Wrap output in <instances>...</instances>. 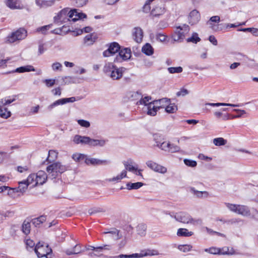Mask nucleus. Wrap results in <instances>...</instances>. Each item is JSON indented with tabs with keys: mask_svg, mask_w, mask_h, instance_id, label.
Wrapping results in <instances>:
<instances>
[{
	"mask_svg": "<svg viewBox=\"0 0 258 258\" xmlns=\"http://www.w3.org/2000/svg\"><path fill=\"white\" fill-rule=\"evenodd\" d=\"M52 26V24H49L40 27H38L36 29V32L41 33L43 34H45L47 31L51 28Z\"/></svg>",
	"mask_w": 258,
	"mask_h": 258,
	"instance_id": "obj_47",
	"label": "nucleus"
},
{
	"mask_svg": "<svg viewBox=\"0 0 258 258\" xmlns=\"http://www.w3.org/2000/svg\"><path fill=\"white\" fill-rule=\"evenodd\" d=\"M115 67V66H114L113 63L107 62L105 63L103 70L104 73H105L107 75L110 76Z\"/></svg>",
	"mask_w": 258,
	"mask_h": 258,
	"instance_id": "obj_32",
	"label": "nucleus"
},
{
	"mask_svg": "<svg viewBox=\"0 0 258 258\" xmlns=\"http://www.w3.org/2000/svg\"><path fill=\"white\" fill-rule=\"evenodd\" d=\"M28 184L25 180H23L19 182V186L18 187L17 191L24 192L27 189Z\"/></svg>",
	"mask_w": 258,
	"mask_h": 258,
	"instance_id": "obj_45",
	"label": "nucleus"
},
{
	"mask_svg": "<svg viewBox=\"0 0 258 258\" xmlns=\"http://www.w3.org/2000/svg\"><path fill=\"white\" fill-rule=\"evenodd\" d=\"M174 218L176 221L183 223H190L194 225H200L202 224V220L201 219H193L189 214L183 212L176 213Z\"/></svg>",
	"mask_w": 258,
	"mask_h": 258,
	"instance_id": "obj_2",
	"label": "nucleus"
},
{
	"mask_svg": "<svg viewBox=\"0 0 258 258\" xmlns=\"http://www.w3.org/2000/svg\"><path fill=\"white\" fill-rule=\"evenodd\" d=\"M207 105L211 106L213 107H219L221 106H231V107H239L241 106V104H234L230 103H209L206 104Z\"/></svg>",
	"mask_w": 258,
	"mask_h": 258,
	"instance_id": "obj_35",
	"label": "nucleus"
},
{
	"mask_svg": "<svg viewBox=\"0 0 258 258\" xmlns=\"http://www.w3.org/2000/svg\"><path fill=\"white\" fill-rule=\"evenodd\" d=\"M186 41L187 42H192L196 44L201 41V38L198 36V33H194L191 37L188 38Z\"/></svg>",
	"mask_w": 258,
	"mask_h": 258,
	"instance_id": "obj_46",
	"label": "nucleus"
},
{
	"mask_svg": "<svg viewBox=\"0 0 258 258\" xmlns=\"http://www.w3.org/2000/svg\"><path fill=\"white\" fill-rule=\"evenodd\" d=\"M151 99L152 98L150 96H145L144 98L142 97L141 98V99L139 100V101L137 103V104L145 105L147 106L148 103L150 102V101H151Z\"/></svg>",
	"mask_w": 258,
	"mask_h": 258,
	"instance_id": "obj_48",
	"label": "nucleus"
},
{
	"mask_svg": "<svg viewBox=\"0 0 258 258\" xmlns=\"http://www.w3.org/2000/svg\"><path fill=\"white\" fill-rule=\"evenodd\" d=\"M87 155L80 153H75L72 155V158L76 162H80L82 161H84L85 163L86 159H87Z\"/></svg>",
	"mask_w": 258,
	"mask_h": 258,
	"instance_id": "obj_39",
	"label": "nucleus"
},
{
	"mask_svg": "<svg viewBox=\"0 0 258 258\" xmlns=\"http://www.w3.org/2000/svg\"><path fill=\"white\" fill-rule=\"evenodd\" d=\"M143 253L142 251H141L139 253H133L132 254H121L119 255L116 256H109L108 258H141L143 257Z\"/></svg>",
	"mask_w": 258,
	"mask_h": 258,
	"instance_id": "obj_25",
	"label": "nucleus"
},
{
	"mask_svg": "<svg viewBox=\"0 0 258 258\" xmlns=\"http://www.w3.org/2000/svg\"><path fill=\"white\" fill-rule=\"evenodd\" d=\"M177 110V107L174 103H170L165 108V111L169 113H174Z\"/></svg>",
	"mask_w": 258,
	"mask_h": 258,
	"instance_id": "obj_49",
	"label": "nucleus"
},
{
	"mask_svg": "<svg viewBox=\"0 0 258 258\" xmlns=\"http://www.w3.org/2000/svg\"><path fill=\"white\" fill-rule=\"evenodd\" d=\"M51 46L52 44L50 42H43L42 40L39 41L38 42V56L43 54Z\"/></svg>",
	"mask_w": 258,
	"mask_h": 258,
	"instance_id": "obj_16",
	"label": "nucleus"
},
{
	"mask_svg": "<svg viewBox=\"0 0 258 258\" xmlns=\"http://www.w3.org/2000/svg\"><path fill=\"white\" fill-rule=\"evenodd\" d=\"M36 178H37V176H35V174H30L26 180H25L26 182L30 185L31 184L35 183L36 182Z\"/></svg>",
	"mask_w": 258,
	"mask_h": 258,
	"instance_id": "obj_54",
	"label": "nucleus"
},
{
	"mask_svg": "<svg viewBox=\"0 0 258 258\" xmlns=\"http://www.w3.org/2000/svg\"><path fill=\"white\" fill-rule=\"evenodd\" d=\"M76 101V99L75 97H72L70 98H64L59 99L54 102H53L50 105H48L47 107V109L48 111H51L54 107L57 106L58 105H62L67 103H73Z\"/></svg>",
	"mask_w": 258,
	"mask_h": 258,
	"instance_id": "obj_10",
	"label": "nucleus"
},
{
	"mask_svg": "<svg viewBox=\"0 0 258 258\" xmlns=\"http://www.w3.org/2000/svg\"><path fill=\"white\" fill-rule=\"evenodd\" d=\"M48 176L52 179L55 178L59 174H61L66 170L65 166L60 163L56 162L48 166L46 169Z\"/></svg>",
	"mask_w": 258,
	"mask_h": 258,
	"instance_id": "obj_5",
	"label": "nucleus"
},
{
	"mask_svg": "<svg viewBox=\"0 0 258 258\" xmlns=\"http://www.w3.org/2000/svg\"><path fill=\"white\" fill-rule=\"evenodd\" d=\"M168 71L170 74L180 73L182 72L183 69L181 67H170L168 68Z\"/></svg>",
	"mask_w": 258,
	"mask_h": 258,
	"instance_id": "obj_53",
	"label": "nucleus"
},
{
	"mask_svg": "<svg viewBox=\"0 0 258 258\" xmlns=\"http://www.w3.org/2000/svg\"><path fill=\"white\" fill-rule=\"evenodd\" d=\"M120 49V45L117 42H112L110 44L108 48L103 52L104 57H108L114 54Z\"/></svg>",
	"mask_w": 258,
	"mask_h": 258,
	"instance_id": "obj_12",
	"label": "nucleus"
},
{
	"mask_svg": "<svg viewBox=\"0 0 258 258\" xmlns=\"http://www.w3.org/2000/svg\"><path fill=\"white\" fill-rule=\"evenodd\" d=\"M96 37L93 34H89L87 35L84 39V43L87 44L88 45H92L95 41Z\"/></svg>",
	"mask_w": 258,
	"mask_h": 258,
	"instance_id": "obj_37",
	"label": "nucleus"
},
{
	"mask_svg": "<svg viewBox=\"0 0 258 258\" xmlns=\"http://www.w3.org/2000/svg\"><path fill=\"white\" fill-rule=\"evenodd\" d=\"M106 239L112 238L114 240L119 239V231L116 228H112L110 231H106L103 232Z\"/></svg>",
	"mask_w": 258,
	"mask_h": 258,
	"instance_id": "obj_20",
	"label": "nucleus"
},
{
	"mask_svg": "<svg viewBox=\"0 0 258 258\" xmlns=\"http://www.w3.org/2000/svg\"><path fill=\"white\" fill-rule=\"evenodd\" d=\"M86 250L89 251L88 255L92 257L95 256H100L102 254L104 250H110L112 249V246L109 244H104L99 246H93L91 245H86Z\"/></svg>",
	"mask_w": 258,
	"mask_h": 258,
	"instance_id": "obj_3",
	"label": "nucleus"
},
{
	"mask_svg": "<svg viewBox=\"0 0 258 258\" xmlns=\"http://www.w3.org/2000/svg\"><path fill=\"white\" fill-rule=\"evenodd\" d=\"M26 248L28 249L29 248L33 249L35 245V242L31 239H27L26 240Z\"/></svg>",
	"mask_w": 258,
	"mask_h": 258,
	"instance_id": "obj_63",
	"label": "nucleus"
},
{
	"mask_svg": "<svg viewBox=\"0 0 258 258\" xmlns=\"http://www.w3.org/2000/svg\"><path fill=\"white\" fill-rule=\"evenodd\" d=\"M35 71V69L32 66L27 65L17 68L13 70V72L22 73L24 72H34Z\"/></svg>",
	"mask_w": 258,
	"mask_h": 258,
	"instance_id": "obj_28",
	"label": "nucleus"
},
{
	"mask_svg": "<svg viewBox=\"0 0 258 258\" xmlns=\"http://www.w3.org/2000/svg\"><path fill=\"white\" fill-rule=\"evenodd\" d=\"M126 69L123 67L117 68L116 66L110 75V77L114 80H118L122 76L123 73Z\"/></svg>",
	"mask_w": 258,
	"mask_h": 258,
	"instance_id": "obj_18",
	"label": "nucleus"
},
{
	"mask_svg": "<svg viewBox=\"0 0 258 258\" xmlns=\"http://www.w3.org/2000/svg\"><path fill=\"white\" fill-rule=\"evenodd\" d=\"M87 18V15L82 13L79 10L76 9L70 10L68 8L61 10L54 17V22L56 23L60 22L65 23L66 20H70L71 19L74 22L79 20L84 19Z\"/></svg>",
	"mask_w": 258,
	"mask_h": 258,
	"instance_id": "obj_1",
	"label": "nucleus"
},
{
	"mask_svg": "<svg viewBox=\"0 0 258 258\" xmlns=\"http://www.w3.org/2000/svg\"><path fill=\"white\" fill-rule=\"evenodd\" d=\"M127 175V172L125 170H123L122 171V172L120 173V174L117 175L116 176L114 177L108 179L107 180L109 182L112 181H120L122 178L126 177Z\"/></svg>",
	"mask_w": 258,
	"mask_h": 258,
	"instance_id": "obj_36",
	"label": "nucleus"
},
{
	"mask_svg": "<svg viewBox=\"0 0 258 258\" xmlns=\"http://www.w3.org/2000/svg\"><path fill=\"white\" fill-rule=\"evenodd\" d=\"M123 164L125 167L124 170L126 171L128 170L130 172L135 173L138 170V167L133 165V161L131 159H128L126 161H123Z\"/></svg>",
	"mask_w": 258,
	"mask_h": 258,
	"instance_id": "obj_24",
	"label": "nucleus"
},
{
	"mask_svg": "<svg viewBox=\"0 0 258 258\" xmlns=\"http://www.w3.org/2000/svg\"><path fill=\"white\" fill-rule=\"evenodd\" d=\"M226 207L231 212L244 217L250 216V211L248 206L242 205L225 203Z\"/></svg>",
	"mask_w": 258,
	"mask_h": 258,
	"instance_id": "obj_4",
	"label": "nucleus"
},
{
	"mask_svg": "<svg viewBox=\"0 0 258 258\" xmlns=\"http://www.w3.org/2000/svg\"><path fill=\"white\" fill-rule=\"evenodd\" d=\"M35 3L40 8H47L54 6L55 0H35Z\"/></svg>",
	"mask_w": 258,
	"mask_h": 258,
	"instance_id": "obj_21",
	"label": "nucleus"
},
{
	"mask_svg": "<svg viewBox=\"0 0 258 258\" xmlns=\"http://www.w3.org/2000/svg\"><path fill=\"white\" fill-rule=\"evenodd\" d=\"M147 114L150 116H155L157 114V111L159 109V106L154 103V101H151L147 106Z\"/></svg>",
	"mask_w": 258,
	"mask_h": 258,
	"instance_id": "obj_22",
	"label": "nucleus"
},
{
	"mask_svg": "<svg viewBox=\"0 0 258 258\" xmlns=\"http://www.w3.org/2000/svg\"><path fill=\"white\" fill-rule=\"evenodd\" d=\"M142 97V92L140 91L130 92L128 94V99L132 101L140 100Z\"/></svg>",
	"mask_w": 258,
	"mask_h": 258,
	"instance_id": "obj_29",
	"label": "nucleus"
},
{
	"mask_svg": "<svg viewBox=\"0 0 258 258\" xmlns=\"http://www.w3.org/2000/svg\"><path fill=\"white\" fill-rule=\"evenodd\" d=\"M227 140L223 138H215L213 140V144L216 146H224L227 144Z\"/></svg>",
	"mask_w": 258,
	"mask_h": 258,
	"instance_id": "obj_42",
	"label": "nucleus"
},
{
	"mask_svg": "<svg viewBox=\"0 0 258 258\" xmlns=\"http://www.w3.org/2000/svg\"><path fill=\"white\" fill-rule=\"evenodd\" d=\"M44 82L45 83V85L48 87H51L53 86L55 82V80L54 79H46L44 81Z\"/></svg>",
	"mask_w": 258,
	"mask_h": 258,
	"instance_id": "obj_64",
	"label": "nucleus"
},
{
	"mask_svg": "<svg viewBox=\"0 0 258 258\" xmlns=\"http://www.w3.org/2000/svg\"><path fill=\"white\" fill-rule=\"evenodd\" d=\"M85 163L87 165L98 166V165H106L110 163L109 160H100L94 158L87 157L85 160Z\"/></svg>",
	"mask_w": 258,
	"mask_h": 258,
	"instance_id": "obj_11",
	"label": "nucleus"
},
{
	"mask_svg": "<svg viewBox=\"0 0 258 258\" xmlns=\"http://www.w3.org/2000/svg\"><path fill=\"white\" fill-rule=\"evenodd\" d=\"M46 218L45 216H41L37 218H34L32 220V224L35 226H38L40 224L45 221Z\"/></svg>",
	"mask_w": 258,
	"mask_h": 258,
	"instance_id": "obj_43",
	"label": "nucleus"
},
{
	"mask_svg": "<svg viewBox=\"0 0 258 258\" xmlns=\"http://www.w3.org/2000/svg\"><path fill=\"white\" fill-rule=\"evenodd\" d=\"M156 38L161 42H165L167 40V36L164 34L159 33L156 34Z\"/></svg>",
	"mask_w": 258,
	"mask_h": 258,
	"instance_id": "obj_58",
	"label": "nucleus"
},
{
	"mask_svg": "<svg viewBox=\"0 0 258 258\" xmlns=\"http://www.w3.org/2000/svg\"><path fill=\"white\" fill-rule=\"evenodd\" d=\"M189 31V27L187 25L183 24L181 26H179L176 27L173 36V40L175 41L183 40L186 34Z\"/></svg>",
	"mask_w": 258,
	"mask_h": 258,
	"instance_id": "obj_8",
	"label": "nucleus"
},
{
	"mask_svg": "<svg viewBox=\"0 0 258 258\" xmlns=\"http://www.w3.org/2000/svg\"><path fill=\"white\" fill-rule=\"evenodd\" d=\"M143 257L147 256H152L158 254L157 250L154 249H146L141 250Z\"/></svg>",
	"mask_w": 258,
	"mask_h": 258,
	"instance_id": "obj_44",
	"label": "nucleus"
},
{
	"mask_svg": "<svg viewBox=\"0 0 258 258\" xmlns=\"http://www.w3.org/2000/svg\"><path fill=\"white\" fill-rule=\"evenodd\" d=\"M22 228L23 232L26 235L28 234L30 232V222L28 221L25 220L22 224Z\"/></svg>",
	"mask_w": 258,
	"mask_h": 258,
	"instance_id": "obj_40",
	"label": "nucleus"
},
{
	"mask_svg": "<svg viewBox=\"0 0 258 258\" xmlns=\"http://www.w3.org/2000/svg\"><path fill=\"white\" fill-rule=\"evenodd\" d=\"M83 251L84 250L80 244H76L73 248H67L64 250L65 253L68 255L79 254Z\"/></svg>",
	"mask_w": 258,
	"mask_h": 258,
	"instance_id": "obj_19",
	"label": "nucleus"
},
{
	"mask_svg": "<svg viewBox=\"0 0 258 258\" xmlns=\"http://www.w3.org/2000/svg\"><path fill=\"white\" fill-rule=\"evenodd\" d=\"M180 149V148L179 146L170 143V146L169 147L168 152H170V153L178 152H179Z\"/></svg>",
	"mask_w": 258,
	"mask_h": 258,
	"instance_id": "obj_55",
	"label": "nucleus"
},
{
	"mask_svg": "<svg viewBox=\"0 0 258 258\" xmlns=\"http://www.w3.org/2000/svg\"><path fill=\"white\" fill-rule=\"evenodd\" d=\"M153 140L156 144V146L158 147L159 145L161 144L164 139L159 134H155L153 135Z\"/></svg>",
	"mask_w": 258,
	"mask_h": 258,
	"instance_id": "obj_50",
	"label": "nucleus"
},
{
	"mask_svg": "<svg viewBox=\"0 0 258 258\" xmlns=\"http://www.w3.org/2000/svg\"><path fill=\"white\" fill-rule=\"evenodd\" d=\"M234 254H235V252L233 248H231L230 250H229L228 247H224L222 249H220L219 254L233 255Z\"/></svg>",
	"mask_w": 258,
	"mask_h": 258,
	"instance_id": "obj_41",
	"label": "nucleus"
},
{
	"mask_svg": "<svg viewBox=\"0 0 258 258\" xmlns=\"http://www.w3.org/2000/svg\"><path fill=\"white\" fill-rule=\"evenodd\" d=\"M11 115V112L6 107L0 105V117L7 119Z\"/></svg>",
	"mask_w": 258,
	"mask_h": 258,
	"instance_id": "obj_31",
	"label": "nucleus"
},
{
	"mask_svg": "<svg viewBox=\"0 0 258 258\" xmlns=\"http://www.w3.org/2000/svg\"><path fill=\"white\" fill-rule=\"evenodd\" d=\"M192 246L189 244L179 245L178 249L183 252H186L191 250Z\"/></svg>",
	"mask_w": 258,
	"mask_h": 258,
	"instance_id": "obj_51",
	"label": "nucleus"
},
{
	"mask_svg": "<svg viewBox=\"0 0 258 258\" xmlns=\"http://www.w3.org/2000/svg\"><path fill=\"white\" fill-rule=\"evenodd\" d=\"M146 226L144 224H140L137 227V231L138 233L141 235H144L145 234Z\"/></svg>",
	"mask_w": 258,
	"mask_h": 258,
	"instance_id": "obj_59",
	"label": "nucleus"
},
{
	"mask_svg": "<svg viewBox=\"0 0 258 258\" xmlns=\"http://www.w3.org/2000/svg\"><path fill=\"white\" fill-rule=\"evenodd\" d=\"M58 153L55 150H49L46 160L49 162H52L55 160L57 157Z\"/></svg>",
	"mask_w": 258,
	"mask_h": 258,
	"instance_id": "obj_38",
	"label": "nucleus"
},
{
	"mask_svg": "<svg viewBox=\"0 0 258 258\" xmlns=\"http://www.w3.org/2000/svg\"><path fill=\"white\" fill-rule=\"evenodd\" d=\"M194 233L191 231H188L186 228H179L177 232V235L178 236L189 237L192 236Z\"/></svg>",
	"mask_w": 258,
	"mask_h": 258,
	"instance_id": "obj_30",
	"label": "nucleus"
},
{
	"mask_svg": "<svg viewBox=\"0 0 258 258\" xmlns=\"http://www.w3.org/2000/svg\"><path fill=\"white\" fill-rule=\"evenodd\" d=\"M170 146L169 142L163 141L161 144L159 145L158 148L161 150L165 152H168L169 147Z\"/></svg>",
	"mask_w": 258,
	"mask_h": 258,
	"instance_id": "obj_52",
	"label": "nucleus"
},
{
	"mask_svg": "<svg viewBox=\"0 0 258 258\" xmlns=\"http://www.w3.org/2000/svg\"><path fill=\"white\" fill-rule=\"evenodd\" d=\"M183 161L184 164L189 167H194L197 165V162L195 160L185 159Z\"/></svg>",
	"mask_w": 258,
	"mask_h": 258,
	"instance_id": "obj_60",
	"label": "nucleus"
},
{
	"mask_svg": "<svg viewBox=\"0 0 258 258\" xmlns=\"http://www.w3.org/2000/svg\"><path fill=\"white\" fill-rule=\"evenodd\" d=\"M142 52L147 55H151L154 52V49L148 43L144 45L142 49Z\"/></svg>",
	"mask_w": 258,
	"mask_h": 258,
	"instance_id": "obj_34",
	"label": "nucleus"
},
{
	"mask_svg": "<svg viewBox=\"0 0 258 258\" xmlns=\"http://www.w3.org/2000/svg\"><path fill=\"white\" fill-rule=\"evenodd\" d=\"M34 250L37 256L39 258L44 256L46 257V258H50L48 257V255L52 252V250L48 245L44 243L43 242H39L37 243Z\"/></svg>",
	"mask_w": 258,
	"mask_h": 258,
	"instance_id": "obj_7",
	"label": "nucleus"
},
{
	"mask_svg": "<svg viewBox=\"0 0 258 258\" xmlns=\"http://www.w3.org/2000/svg\"><path fill=\"white\" fill-rule=\"evenodd\" d=\"M5 3L11 10H21L24 8L20 0H6Z\"/></svg>",
	"mask_w": 258,
	"mask_h": 258,
	"instance_id": "obj_14",
	"label": "nucleus"
},
{
	"mask_svg": "<svg viewBox=\"0 0 258 258\" xmlns=\"http://www.w3.org/2000/svg\"><path fill=\"white\" fill-rule=\"evenodd\" d=\"M189 191L199 198H203V197L207 198L209 196V193L206 191H199L195 189V187H190L189 188Z\"/></svg>",
	"mask_w": 258,
	"mask_h": 258,
	"instance_id": "obj_27",
	"label": "nucleus"
},
{
	"mask_svg": "<svg viewBox=\"0 0 258 258\" xmlns=\"http://www.w3.org/2000/svg\"><path fill=\"white\" fill-rule=\"evenodd\" d=\"M27 36L26 30L23 28H20L17 31L12 32L6 38V42L12 43L17 41L24 39Z\"/></svg>",
	"mask_w": 258,
	"mask_h": 258,
	"instance_id": "obj_6",
	"label": "nucleus"
},
{
	"mask_svg": "<svg viewBox=\"0 0 258 258\" xmlns=\"http://www.w3.org/2000/svg\"><path fill=\"white\" fill-rule=\"evenodd\" d=\"M62 67V64L58 62H54L51 65L52 69L54 71H61Z\"/></svg>",
	"mask_w": 258,
	"mask_h": 258,
	"instance_id": "obj_62",
	"label": "nucleus"
},
{
	"mask_svg": "<svg viewBox=\"0 0 258 258\" xmlns=\"http://www.w3.org/2000/svg\"><path fill=\"white\" fill-rule=\"evenodd\" d=\"M35 176H37V178H36V182L32 185V186L37 185H42L46 182L47 178L46 173L42 170L39 171L36 174H35Z\"/></svg>",
	"mask_w": 258,
	"mask_h": 258,
	"instance_id": "obj_17",
	"label": "nucleus"
},
{
	"mask_svg": "<svg viewBox=\"0 0 258 258\" xmlns=\"http://www.w3.org/2000/svg\"><path fill=\"white\" fill-rule=\"evenodd\" d=\"M105 212V210L104 208L101 207H97L90 209L89 211V213L90 215H92L97 213H103Z\"/></svg>",
	"mask_w": 258,
	"mask_h": 258,
	"instance_id": "obj_57",
	"label": "nucleus"
},
{
	"mask_svg": "<svg viewBox=\"0 0 258 258\" xmlns=\"http://www.w3.org/2000/svg\"><path fill=\"white\" fill-rule=\"evenodd\" d=\"M165 13V9L161 6H157L151 12V15L153 17H158Z\"/></svg>",
	"mask_w": 258,
	"mask_h": 258,
	"instance_id": "obj_26",
	"label": "nucleus"
},
{
	"mask_svg": "<svg viewBox=\"0 0 258 258\" xmlns=\"http://www.w3.org/2000/svg\"><path fill=\"white\" fill-rule=\"evenodd\" d=\"M147 166L151 169L161 173H165L167 172V168L163 166L158 164L152 161H148L146 162Z\"/></svg>",
	"mask_w": 258,
	"mask_h": 258,
	"instance_id": "obj_13",
	"label": "nucleus"
},
{
	"mask_svg": "<svg viewBox=\"0 0 258 258\" xmlns=\"http://www.w3.org/2000/svg\"><path fill=\"white\" fill-rule=\"evenodd\" d=\"M118 51V55L114 59L115 62H121L122 61L127 60L131 57V51L130 48L120 49Z\"/></svg>",
	"mask_w": 258,
	"mask_h": 258,
	"instance_id": "obj_9",
	"label": "nucleus"
},
{
	"mask_svg": "<svg viewBox=\"0 0 258 258\" xmlns=\"http://www.w3.org/2000/svg\"><path fill=\"white\" fill-rule=\"evenodd\" d=\"M189 23L191 25L197 23L200 19V14L197 10H192L189 15Z\"/></svg>",
	"mask_w": 258,
	"mask_h": 258,
	"instance_id": "obj_23",
	"label": "nucleus"
},
{
	"mask_svg": "<svg viewBox=\"0 0 258 258\" xmlns=\"http://www.w3.org/2000/svg\"><path fill=\"white\" fill-rule=\"evenodd\" d=\"M204 251L213 254H219L220 248L212 247L209 248H206L204 249Z\"/></svg>",
	"mask_w": 258,
	"mask_h": 258,
	"instance_id": "obj_56",
	"label": "nucleus"
},
{
	"mask_svg": "<svg viewBox=\"0 0 258 258\" xmlns=\"http://www.w3.org/2000/svg\"><path fill=\"white\" fill-rule=\"evenodd\" d=\"M144 183L141 182H137L135 183L127 182L126 184V188L128 190L138 189L141 187Z\"/></svg>",
	"mask_w": 258,
	"mask_h": 258,
	"instance_id": "obj_33",
	"label": "nucleus"
},
{
	"mask_svg": "<svg viewBox=\"0 0 258 258\" xmlns=\"http://www.w3.org/2000/svg\"><path fill=\"white\" fill-rule=\"evenodd\" d=\"M132 37L137 43H141L143 38L142 29L140 27H135L132 30Z\"/></svg>",
	"mask_w": 258,
	"mask_h": 258,
	"instance_id": "obj_15",
	"label": "nucleus"
},
{
	"mask_svg": "<svg viewBox=\"0 0 258 258\" xmlns=\"http://www.w3.org/2000/svg\"><path fill=\"white\" fill-rule=\"evenodd\" d=\"M77 122L81 126L86 128L89 127L90 126V123L89 122V121L86 120L79 119L77 120Z\"/></svg>",
	"mask_w": 258,
	"mask_h": 258,
	"instance_id": "obj_61",
	"label": "nucleus"
}]
</instances>
